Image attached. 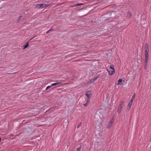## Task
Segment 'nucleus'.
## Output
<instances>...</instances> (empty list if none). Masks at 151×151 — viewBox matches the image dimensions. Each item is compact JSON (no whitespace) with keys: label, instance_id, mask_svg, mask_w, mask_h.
<instances>
[{"label":"nucleus","instance_id":"obj_24","mask_svg":"<svg viewBox=\"0 0 151 151\" xmlns=\"http://www.w3.org/2000/svg\"><path fill=\"white\" fill-rule=\"evenodd\" d=\"M81 124L82 123H81L78 126V128L80 126H81Z\"/></svg>","mask_w":151,"mask_h":151},{"label":"nucleus","instance_id":"obj_27","mask_svg":"<svg viewBox=\"0 0 151 151\" xmlns=\"http://www.w3.org/2000/svg\"><path fill=\"white\" fill-rule=\"evenodd\" d=\"M110 66H113V65H110Z\"/></svg>","mask_w":151,"mask_h":151},{"label":"nucleus","instance_id":"obj_11","mask_svg":"<svg viewBox=\"0 0 151 151\" xmlns=\"http://www.w3.org/2000/svg\"><path fill=\"white\" fill-rule=\"evenodd\" d=\"M135 97V93H134L133 94L132 96L131 99L130 101H133Z\"/></svg>","mask_w":151,"mask_h":151},{"label":"nucleus","instance_id":"obj_15","mask_svg":"<svg viewBox=\"0 0 151 151\" xmlns=\"http://www.w3.org/2000/svg\"><path fill=\"white\" fill-rule=\"evenodd\" d=\"M28 46V43H27L23 47V49H24L26 48H27Z\"/></svg>","mask_w":151,"mask_h":151},{"label":"nucleus","instance_id":"obj_6","mask_svg":"<svg viewBox=\"0 0 151 151\" xmlns=\"http://www.w3.org/2000/svg\"><path fill=\"white\" fill-rule=\"evenodd\" d=\"M33 6L34 7V8H37L38 9L41 8L42 7L41 6V4L34 5Z\"/></svg>","mask_w":151,"mask_h":151},{"label":"nucleus","instance_id":"obj_18","mask_svg":"<svg viewBox=\"0 0 151 151\" xmlns=\"http://www.w3.org/2000/svg\"><path fill=\"white\" fill-rule=\"evenodd\" d=\"M132 14H131V13L130 12H128L127 13V16L128 17H130L132 16Z\"/></svg>","mask_w":151,"mask_h":151},{"label":"nucleus","instance_id":"obj_4","mask_svg":"<svg viewBox=\"0 0 151 151\" xmlns=\"http://www.w3.org/2000/svg\"><path fill=\"white\" fill-rule=\"evenodd\" d=\"M114 122V120L113 119H111V121L109 122L108 123L107 126V128L108 129L110 128L112 126L113 123Z\"/></svg>","mask_w":151,"mask_h":151},{"label":"nucleus","instance_id":"obj_20","mask_svg":"<svg viewBox=\"0 0 151 151\" xmlns=\"http://www.w3.org/2000/svg\"><path fill=\"white\" fill-rule=\"evenodd\" d=\"M81 147H80L78 148L76 151H80V149H81Z\"/></svg>","mask_w":151,"mask_h":151},{"label":"nucleus","instance_id":"obj_7","mask_svg":"<svg viewBox=\"0 0 151 151\" xmlns=\"http://www.w3.org/2000/svg\"><path fill=\"white\" fill-rule=\"evenodd\" d=\"M86 96L88 98H91V91H88L86 93Z\"/></svg>","mask_w":151,"mask_h":151},{"label":"nucleus","instance_id":"obj_16","mask_svg":"<svg viewBox=\"0 0 151 151\" xmlns=\"http://www.w3.org/2000/svg\"><path fill=\"white\" fill-rule=\"evenodd\" d=\"M149 52V49H145V54H148Z\"/></svg>","mask_w":151,"mask_h":151},{"label":"nucleus","instance_id":"obj_9","mask_svg":"<svg viewBox=\"0 0 151 151\" xmlns=\"http://www.w3.org/2000/svg\"><path fill=\"white\" fill-rule=\"evenodd\" d=\"M91 98H88L87 101V103L84 104V106L86 107L88 105V103H89L90 101Z\"/></svg>","mask_w":151,"mask_h":151},{"label":"nucleus","instance_id":"obj_3","mask_svg":"<svg viewBox=\"0 0 151 151\" xmlns=\"http://www.w3.org/2000/svg\"><path fill=\"white\" fill-rule=\"evenodd\" d=\"M149 60L148 54H145V66L147 65H148V62Z\"/></svg>","mask_w":151,"mask_h":151},{"label":"nucleus","instance_id":"obj_25","mask_svg":"<svg viewBox=\"0 0 151 151\" xmlns=\"http://www.w3.org/2000/svg\"><path fill=\"white\" fill-rule=\"evenodd\" d=\"M21 17H22V16H20V17H19V19H20V18H21Z\"/></svg>","mask_w":151,"mask_h":151},{"label":"nucleus","instance_id":"obj_21","mask_svg":"<svg viewBox=\"0 0 151 151\" xmlns=\"http://www.w3.org/2000/svg\"><path fill=\"white\" fill-rule=\"evenodd\" d=\"M52 86H51V85L50 86H47L46 88V89L47 90L48 89H49V88H50Z\"/></svg>","mask_w":151,"mask_h":151},{"label":"nucleus","instance_id":"obj_26","mask_svg":"<svg viewBox=\"0 0 151 151\" xmlns=\"http://www.w3.org/2000/svg\"><path fill=\"white\" fill-rule=\"evenodd\" d=\"M1 138H0V142H1Z\"/></svg>","mask_w":151,"mask_h":151},{"label":"nucleus","instance_id":"obj_8","mask_svg":"<svg viewBox=\"0 0 151 151\" xmlns=\"http://www.w3.org/2000/svg\"><path fill=\"white\" fill-rule=\"evenodd\" d=\"M100 76L99 75H98L97 76V77H96V78H94L93 79H92L90 81H89L88 82V83H91V82H94L97 78H99Z\"/></svg>","mask_w":151,"mask_h":151},{"label":"nucleus","instance_id":"obj_5","mask_svg":"<svg viewBox=\"0 0 151 151\" xmlns=\"http://www.w3.org/2000/svg\"><path fill=\"white\" fill-rule=\"evenodd\" d=\"M133 102V101H130L129 102V104L127 107V110L128 111H129L130 109L132 104Z\"/></svg>","mask_w":151,"mask_h":151},{"label":"nucleus","instance_id":"obj_2","mask_svg":"<svg viewBox=\"0 0 151 151\" xmlns=\"http://www.w3.org/2000/svg\"><path fill=\"white\" fill-rule=\"evenodd\" d=\"M124 102L123 101H121L120 102V104L119 105L117 110V112L118 113H120L122 110V105H123L124 104Z\"/></svg>","mask_w":151,"mask_h":151},{"label":"nucleus","instance_id":"obj_12","mask_svg":"<svg viewBox=\"0 0 151 151\" xmlns=\"http://www.w3.org/2000/svg\"><path fill=\"white\" fill-rule=\"evenodd\" d=\"M61 83V82H57V83H52L51 85V86H55V85H57L58 84H60Z\"/></svg>","mask_w":151,"mask_h":151},{"label":"nucleus","instance_id":"obj_10","mask_svg":"<svg viewBox=\"0 0 151 151\" xmlns=\"http://www.w3.org/2000/svg\"><path fill=\"white\" fill-rule=\"evenodd\" d=\"M122 80L121 79H120L118 80V83L117 84V85H119L122 84Z\"/></svg>","mask_w":151,"mask_h":151},{"label":"nucleus","instance_id":"obj_14","mask_svg":"<svg viewBox=\"0 0 151 151\" xmlns=\"http://www.w3.org/2000/svg\"><path fill=\"white\" fill-rule=\"evenodd\" d=\"M46 5L45 4H41V9H42L43 8L45 7V6Z\"/></svg>","mask_w":151,"mask_h":151},{"label":"nucleus","instance_id":"obj_1","mask_svg":"<svg viewBox=\"0 0 151 151\" xmlns=\"http://www.w3.org/2000/svg\"><path fill=\"white\" fill-rule=\"evenodd\" d=\"M107 71L110 75H113L115 73L114 67H107Z\"/></svg>","mask_w":151,"mask_h":151},{"label":"nucleus","instance_id":"obj_17","mask_svg":"<svg viewBox=\"0 0 151 151\" xmlns=\"http://www.w3.org/2000/svg\"><path fill=\"white\" fill-rule=\"evenodd\" d=\"M54 30L53 29H50L49 30H48L47 32L46 33L47 34L50 32L53 31Z\"/></svg>","mask_w":151,"mask_h":151},{"label":"nucleus","instance_id":"obj_22","mask_svg":"<svg viewBox=\"0 0 151 151\" xmlns=\"http://www.w3.org/2000/svg\"><path fill=\"white\" fill-rule=\"evenodd\" d=\"M45 5H46L45 6V7L51 5V4H45Z\"/></svg>","mask_w":151,"mask_h":151},{"label":"nucleus","instance_id":"obj_13","mask_svg":"<svg viewBox=\"0 0 151 151\" xmlns=\"http://www.w3.org/2000/svg\"><path fill=\"white\" fill-rule=\"evenodd\" d=\"M145 49H149V45L147 43H146L145 44Z\"/></svg>","mask_w":151,"mask_h":151},{"label":"nucleus","instance_id":"obj_19","mask_svg":"<svg viewBox=\"0 0 151 151\" xmlns=\"http://www.w3.org/2000/svg\"><path fill=\"white\" fill-rule=\"evenodd\" d=\"M83 4V3H78L77 4H76V6H80L81 5H82Z\"/></svg>","mask_w":151,"mask_h":151},{"label":"nucleus","instance_id":"obj_23","mask_svg":"<svg viewBox=\"0 0 151 151\" xmlns=\"http://www.w3.org/2000/svg\"><path fill=\"white\" fill-rule=\"evenodd\" d=\"M71 6L72 7H75L77 6H76V4H75L72 6Z\"/></svg>","mask_w":151,"mask_h":151}]
</instances>
